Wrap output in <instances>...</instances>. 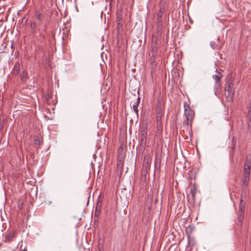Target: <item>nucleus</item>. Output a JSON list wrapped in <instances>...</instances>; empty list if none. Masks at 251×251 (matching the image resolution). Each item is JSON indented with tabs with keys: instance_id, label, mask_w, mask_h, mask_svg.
Returning <instances> with one entry per match:
<instances>
[{
	"instance_id": "1",
	"label": "nucleus",
	"mask_w": 251,
	"mask_h": 251,
	"mask_svg": "<svg viewBox=\"0 0 251 251\" xmlns=\"http://www.w3.org/2000/svg\"><path fill=\"white\" fill-rule=\"evenodd\" d=\"M184 115L186 118V121H184L183 123V127L188 131L189 134L192 132L191 128L193 119L195 116V113L189 106V105L186 102L184 103Z\"/></svg>"
},
{
	"instance_id": "2",
	"label": "nucleus",
	"mask_w": 251,
	"mask_h": 251,
	"mask_svg": "<svg viewBox=\"0 0 251 251\" xmlns=\"http://www.w3.org/2000/svg\"><path fill=\"white\" fill-rule=\"evenodd\" d=\"M217 74L215 75H213V78L215 81V94L217 95V93L221 91V79L223 75L221 73H219L216 70Z\"/></svg>"
},
{
	"instance_id": "3",
	"label": "nucleus",
	"mask_w": 251,
	"mask_h": 251,
	"mask_svg": "<svg viewBox=\"0 0 251 251\" xmlns=\"http://www.w3.org/2000/svg\"><path fill=\"white\" fill-rule=\"evenodd\" d=\"M159 44H158V41H155L154 42H152L151 45V56L150 59V62L151 64H153L154 62L156 57L158 55V49L159 47Z\"/></svg>"
},
{
	"instance_id": "4",
	"label": "nucleus",
	"mask_w": 251,
	"mask_h": 251,
	"mask_svg": "<svg viewBox=\"0 0 251 251\" xmlns=\"http://www.w3.org/2000/svg\"><path fill=\"white\" fill-rule=\"evenodd\" d=\"M250 171L247 169H244L243 176L241 178V182L244 186H247L250 181Z\"/></svg>"
},
{
	"instance_id": "5",
	"label": "nucleus",
	"mask_w": 251,
	"mask_h": 251,
	"mask_svg": "<svg viewBox=\"0 0 251 251\" xmlns=\"http://www.w3.org/2000/svg\"><path fill=\"white\" fill-rule=\"evenodd\" d=\"M164 105L163 102L161 100H158L156 106V114L164 115Z\"/></svg>"
},
{
	"instance_id": "6",
	"label": "nucleus",
	"mask_w": 251,
	"mask_h": 251,
	"mask_svg": "<svg viewBox=\"0 0 251 251\" xmlns=\"http://www.w3.org/2000/svg\"><path fill=\"white\" fill-rule=\"evenodd\" d=\"M124 159L125 155L122 153L119 155L117 164L118 171L120 170L121 171L122 170L124 165Z\"/></svg>"
},
{
	"instance_id": "7",
	"label": "nucleus",
	"mask_w": 251,
	"mask_h": 251,
	"mask_svg": "<svg viewBox=\"0 0 251 251\" xmlns=\"http://www.w3.org/2000/svg\"><path fill=\"white\" fill-rule=\"evenodd\" d=\"M164 115L156 114V126L158 131H162L163 129L162 118L163 117Z\"/></svg>"
},
{
	"instance_id": "8",
	"label": "nucleus",
	"mask_w": 251,
	"mask_h": 251,
	"mask_svg": "<svg viewBox=\"0 0 251 251\" xmlns=\"http://www.w3.org/2000/svg\"><path fill=\"white\" fill-rule=\"evenodd\" d=\"M16 234V231H10L7 233H6L5 235V241L10 242L13 240L14 236Z\"/></svg>"
},
{
	"instance_id": "9",
	"label": "nucleus",
	"mask_w": 251,
	"mask_h": 251,
	"mask_svg": "<svg viewBox=\"0 0 251 251\" xmlns=\"http://www.w3.org/2000/svg\"><path fill=\"white\" fill-rule=\"evenodd\" d=\"M147 136V131L146 129H144L141 131V145H145Z\"/></svg>"
},
{
	"instance_id": "10",
	"label": "nucleus",
	"mask_w": 251,
	"mask_h": 251,
	"mask_svg": "<svg viewBox=\"0 0 251 251\" xmlns=\"http://www.w3.org/2000/svg\"><path fill=\"white\" fill-rule=\"evenodd\" d=\"M165 7L163 6H161L160 7L159 11L157 14L156 21L157 22H162V16L164 14L165 11Z\"/></svg>"
},
{
	"instance_id": "11",
	"label": "nucleus",
	"mask_w": 251,
	"mask_h": 251,
	"mask_svg": "<svg viewBox=\"0 0 251 251\" xmlns=\"http://www.w3.org/2000/svg\"><path fill=\"white\" fill-rule=\"evenodd\" d=\"M251 155L248 154L246 156V162L244 165V169H247L249 171L251 170Z\"/></svg>"
},
{
	"instance_id": "12",
	"label": "nucleus",
	"mask_w": 251,
	"mask_h": 251,
	"mask_svg": "<svg viewBox=\"0 0 251 251\" xmlns=\"http://www.w3.org/2000/svg\"><path fill=\"white\" fill-rule=\"evenodd\" d=\"M151 158L149 156H145L144 160L143 168L147 170L149 165L151 162Z\"/></svg>"
},
{
	"instance_id": "13",
	"label": "nucleus",
	"mask_w": 251,
	"mask_h": 251,
	"mask_svg": "<svg viewBox=\"0 0 251 251\" xmlns=\"http://www.w3.org/2000/svg\"><path fill=\"white\" fill-rule=\"evenodd\" d=\"M234 76L232 74H229L226 77V84L234 85Z\"/></svg>"
},
{
	"instance_id": "14",
	"label": "nucleus",
	"mask_w": 251,
	"mask_h": 251,
	"mask_svg": "<svg viewBox=\"0 0 251 251\" xmlns=\"http://www.w3.org/2000/svg\"><path fill=\"white\" fill-rule=\"evenodd\" d=\"M20 70V65L18 62H16L15 64L14 67L13 69V74L17 75L19 74Z\"/></svg>"
},
{
	"instance_id": "15",
	"label": "nucleus",
	"mask_w": 251,
	"mask_h": 251,
	"mask_svg": "<svg viewBox=\"0 0 251 251\" xmlns=\"http://www.w3.org/2000/svg\"><path fill=\"white\" fill-rule=\"evenodd\" d=\"M163 22H157V34L160 36L162 31Z\"/></svg>"
},
{
	"instance_id": "16",
	"label": "nucleus",
	"mask_w": 251,
	"mask_h": 251,
	"mask_svg": "<svg viewBox=\"0 0 251 251\" xmlns=\"http://www.w3.org/2000/svg\"><path fill=\"white\" fill-rule=\"evenodd\" d=\"M35 16L37 20L39 22H42L45 18L44 15L39 12H36Z\"/></svg>"
},
{
	"instance_id": "17",
	"label": "nucleus",
	"mask_w": 251,
	"mask_h": 251,
	"mask_svg": "<svg viewBox=\"0 0 251 251\" xmlns=\"http://www.w3.org/2000/svg\"><path fill=\"white\" fill-rule=\"evenodd\" d=\"M140 98H139V97H138L137 100L136 101H135L133 104V109L134 111H135V112L137 114H138V110L137 108H138V106L140 103Z\"/></svg>"
},
{
	"instance_id": "18",
	"label": "nucleus",
	"mask_w": 251,
	"mask_h": 251,
	"mask_svg": "<svg viewBox=\"0 0 251 251\" xmlns=\"http://www.w3.org/2000/svg\"><path fill=\"white\" fill-rule=\"evenodd\" d=\"M226 90L227 91L230 92L231 94H234V85L226 84Z\"/></svg>"
},
{
	"instance_id": "19",
	"label": "nucleus",
	"mask_w": 251,
	"mask_h": 251,
	"mask_svg": "<svg viewBox=\"0 0 251 251\" xmlns=\"http://www.w3.org/2000/svg\"><path fill=\"white\" fill-rule=\"evenodd\" d=\"M247 122L248 127L251 128V110H249L247 117Z\"/></svg>"
},
{
	"instance_id": "20",
	"label": "nucleus",
	"mask_w": 251,
	"mask_h": 251,
	"mask_svg": "<svg viewBox=\"0 0 251 251\" xmlns=\"http://www.w3.org/2000/svg\"><path fill=\"white\" fill-rule=\"evenodd\" d=\"M244 211L243 210H239L238 212V220L240 222H242L244 219Z\"/></svg>"
},
{
	"instance_id": "21",
	"label": "nucleus",
	"mask_w": 251,
	"mask_h": 251,
	"mask_svg": "<svg viewBox=\"0 0 251 251\" xmlns=\"http://www.w3.org/2000/svg\"><path fill=\"white\" fill-rule=\"evenodd\" d=\"M234 95V94H231V93H230L229 91H227L226 90L225 93V96L226 97L227 99H229V100H230L232 101V99Z\"/></svg>"
},
{
	"instance_id": "22",
	"label": "nucleus",
	"mask_w": 251,
	"mask_h": 251,
	"mask_svg": "<svg viewBox=\"0 0 251 251\" xmlns=\"http://www.w3.org/2000/svg\"><path fill=\"white\" fill-rule=\"evenodd\" d=\"M39 36L42 39V42H45L46 39V35L45 30H43L42 31H40Z\"/></svg>"
},
{
	"instance_id": "23",
	"label": "nucleus",
	"mask_w": 251,
	"mask_h": 251,
	"mask_svg": "<svg viewBox=\"0 0 251 251\" xmlns=\"http://www.w3.org/2000/svg\"><path fill=\"white\" fill-rule=\"evenodd\" d=\"M245 202L243 201L242 199H241L240 204H239V210H245Z\"/></svg>"
},
{
	"instance_id": "24",
	"label": "nucleus",
	"mask_w": 251,
	"mask_h": 251,
	"mask_svg": "<svg viewBox=\"0 0 251 251\" xmlns=\"http://www.w3.org/2000/svg\"><path fill=\"white\" fill-rule=\"evenodd\" d=\"M210 46L211 48L214 50H218L220 48V47L216 42L211 41L210 42Z\"/></svg>"
},
{
	"instance_id": "25",
	"label": "nucleus",
	"mask_w": 251,
	"mask_h": 251,
	"mask_svg": "<svg viewBox=\"0 0 251 251\" xmlns=\"http://www.w3.org/2000/svg\"><path fill=\"white\" fill-rule=\"evenodd\" d=\"M27 76V73L25 71H23L21 75V80L23 81H25L26 80Z\"/></svg>"
},
{
	"instance_id": "26",
	"label": "nucleus",
	"mask_w": 251,
	"mask_h": 251,
	"mask_svg": "<svg viewBox=\"0 0 251 251\" xmlns=\"http://www.w3.org/2000/svg\"><path fill=\"white\" fill-rule=\"evenodd\" d=\"M195 193H196V188L193 187V189L190 190V194L192 195V197L193 199L195 198Z\"/></svg>"
},
{
	"instance_id": "27",
	"label": "nucleus",
	"mask_w": 251,
	"mask_h": 251,
	"mask_svg": "<svg viewBox=\"0 0 251 251\" xmlns=\"http://www.w3.org/2000/svg\"><path fill=\"white\" fill-rule=\"evenodd\" d=\"M34 143L35 145H39L40 143V140L39 137H36L34 139Z\"/></svg>"
},
{
	"instance_id": "28",
	"label": "nucleus",
	"mask_w": 251,
	"mask_h": 251,
	"mask_svg": "<svg viewBox=\"0 0 251 251\" xmlns=\"http://www.w3.org/2000/svg\"><path fill=\"white\" fill-rule=\"evenodd\" d=\"M236 146V140L235 137H233L232 138V149L234 150Z\"/></svg>"
},
{
	"instance_id": "29",
	"label": "nucleus",
	"mask_w": 251,
	"mask_h": 251,
	"mask_svg": "<svg viewBox=\"0 0 251 251\" xmlns=\"http://www.w3.org/2000/svg\"><path fill=\"white\" fill-rule=\"evenodd\" d=\"M36 26L37 24L34 22H32L30 24V27L33 30L35 29Z\"/></svg>"
},
{
	"instance_id": "30",
	"label": "nucleus",
	"mask_w": 251,
	"mask_h": 251,
	"mask_svg": "<svg viewBox=\"0 0 251 251\" xmlns=\"http://www.w3.org/2000/svg\"><path fill=\"white\" fill-rule=\"evenodd\" d=\"M117 27H118V29H119V32L122 31V24L121 23H120V22H118V23H117Z\"/></svg>"
},
{
	"instance_id": "31",
	"label": "nucleus",
	"mask_w": 251,
	"mask_h": 251,
	"mask_svg": "<svg viewBox=\"0 0 251 251\" xmlns=\"http://www.w3.org/2000/svg\"><path fill=\"white\" fill-rule=\"evenodd\" d=\"M23 206V203L22 201H19L18 204V207L20 209H22Z\"/></svg>"
},
{
	"instance_id": "32",
	"label": "nucleus",
	"mask_w": 251,
	"mask_h": 251,
	"mask_svg": "<svg viewBox=\"0 0 251 251\" xmlns=\"http://www.w3.org/2000/svg\"><path fill=\"white\" fill-rule=\"evenodd\" d=\"M117 20L118 22L121 23V21L122 20V16L120 15H118L117 17Z\"/></svg>"
},
{
	"instance_id": "33",
	"label": "nucleus",
	"mask_w": 251,
	"mask_h": 251,
	"mask_svg": "<svg viewBox=\"0 0 251 251\" xmlns=\"http://www.w3.org/2000/svg\"><path fill=\"white\" fill-rule=\"evenodd\" d=\"M45 98L47 101L49 102L50 101V96L49 94H47V95H46Z\"/></svg>"
},
{
	"instance_id": "34",
	"label": "nucleus",
	"mask_w": 251,
	"mask_h": 251,
	"mask_svg": "<svg viewBox=\"0 0 251 251\" xmlns=\"http://www.w3.org/2000/svg\"><path fill=\"white\" fill-rule=\"evenodd\" d=\"M100 209V205H99V204H97L96 207V211H99Z\"/></svg>"
},
{
	"instance_id": "35",
	"label": "nucleus",
	"mask_w": 251,
	"mask_h": 251,
	"mask_svg": "<svg viewBox=\"0 0 251 251\" xmlns=\"http://www.w3.org/2000/svg\"><path fill=\"white\" fill-rule=\"evenodd\" d=\"M37 25H41L42 24V22H38V23L36 24Z\"/></svg>"
},
{
	"instance_id": "36",
	"label": "nucleus",
	"mask_w": 251,
	"mask_h": 251,
	"mask_svg": "<svg viewBox=\"0 0 251 251\" xmlns=\"http://www.w3.org/2000/svg\"><path fill=\"white\" fill-rule=\"evenodd\" d=\"M99 212H100V211H96H96H95V216H96L97 214H98L99 213Z\"/></svg>"
},
{
	"instance_id": "37",
	"label": "nucleus",
	"mask_w": 251,
	"mask_h": 251,
	"mask_svg": "<svg viewBox=\"0 0 251 251\" xmlns=\"http://www.w3.org/2000/svg\"><path fill=\"white\" fill-rule=\"evenodd\" d=\"M249 110H251V102L249 104Z\"/></svg>"
},
{
	"instance_id": "38",
	"label": "nucleus",
	"mask_w": 251,
	"mask_h": 251,
	"mask_svg": "<svg viewBox=\"0 0 251 251\" xmlns=\"http://www.w3.org/2000/svg\"><path fill=\"white\" fill-rule=\"evenodd\" d=\"M21 251H27L26 249H23V250H22Z\"/></svg>"
}]
</instances>
